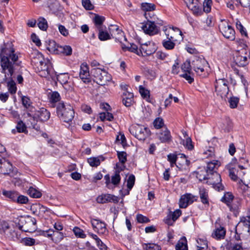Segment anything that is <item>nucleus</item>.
Here are the masks:
<instances>
[{
  "instance_id": "18",
  "label": "nucleus",
  "mask_w": 250,
  "mask_h": 250,
  "mask_svg": "<svg viewBox=\"0 0 250 250\" xmlns=\"http://www.w3.org/2000/svg\"><path fill=\"white\" fill-rule=\"evenodd\" d=\"M104 180L105 181V184L106 187L110 188V183H111L113 185L117 186L119 184L121 181V177L119 171H116L115 174L111 176V182L110 177L109 175L106 174L104 176Z\"/></svg>"
},
{
  "instance_id": "34",
  "label": "nucleus",
  "mask_w": 250,
  "mask_h": 250,
  "mask_svg": "<svg viewBox=\"0 0 250 250\" xmlns=\"http://www.w3.org/2000/svg\"><path fill=\"white\" fill-rule=\"evenodd\" d=\"M28 194L32 198H40L42 194L38 189L32 187H30L27 191Z\"/></svg>"
},
{
  "instance_id": "10",
  "label": "nucleus",
  "mask_w": 250,
  "mask_h": 250,
  "mask_svg": "<svg viewBox=\"0 0 250 250\" xmlns=\"http://www.w3.org/2000/svg\"><path fill=\"white\" fill-rule=\"evenodd\" d=\"M221 181L220 175L217 172H215L208 174V178L207 183L212 185L216 190L220 191L224 189V186L221 183Z\"/></svg>"
},
{
  "instance_id": "40",
  "label": "nucleus",
  "mask_w": 250,
  "mask_h": 250,
  "mask_svg": "<svg viewBox=\"0 0 250 250\" xmlns=\"http://www.w3.org/2000/svg\"><path fill=\"white\" fill-rule=\"evenodd\" d=\"M59 49V54L62 53L66 56H69L70 55L72 52V48L69 45H60Z\"/></svg>"
},
{
  "instance_id": "60",
  "label": "nucleus",
  "mask_w": 250,
  "mask_h": 250,
  "mask_svg": "<svg viewBox=\"0 0 250 250\" xmlns=\"http://www.w3.org/2000/svg\"><path fill=\"white\" fill-rule=\"evenodd\" d=\"M82 5L86 10H92L94 8V6L90 0H82Z\"/></svg>"
},
{
  "instance_id": "25",
  "label": "nucleus",
  "mask_w": 250,
  "mask_h": 250,
  "mask_svg": "<svg viewBox=\"0 0 250 250\" xmlns=\"http://www.w3.org/2000/svg\"><path fill=\"white\" fill-rule=\"evenodd\" d=\"M144 16L147 20V21L155 22L158 25L163 24V21L156 16L153 11L145 13Z\"/></svg>"
},
{
  "instance_id": "54",
  "label": "nucleus",
  "mask_w": 250,
  "mask_h": 250,
  "mask_svg": "<svg viewBox=\"0 0 250 250\" xmlns=\"http://www.w3.org/2000/svg\"><path fill=\"white\" fill-rule=\"evenodd\" d=\"M139 92L142 97L145 99L149 98V91L145 88L143 86H139Z\"/></svg>"
},
{
  "instance_id": "30",
  "label": "nucleus",
  "mask_w": 250,
  "mask_h": 250,
  "mask_svg": "<svg viewBox=\"0 0 250 250\" xmlns=\"http://www.w3.org/2000/svg\"><path fill=\"white\" fill-rule=\"evenodd\" d=\"M199 196L201 202L205 205H208V206L209 202L208 190L203 188H200Z\"/></svg>"
},
{
  "instance_id": "45",
  "label": "nucleus",
  "mask_w": 250,
  "mask_h": 250,
  "mask_svg": "<svg viewBox=\"0 0 250 250\" xmlns=\"http://www.w3.org/2000/svg\"><path fill=\"white\" fill-rule=\"evenodd\" d=\"M38 25L39 28L43 31L46 30L48 27L47 21L43 18H40L38 19Z\"/></svg>"
},
{
  "instance_id": "23",
  "label": "nucleus",
  "mask_w": 250,
  "mask_h": 250,
  "mask_svg": "<svg viewBox=\"0 0 250 250\" xmlns=\"http://www.w3.org/2000/svg\"><path fill=\"white\" fill-rule=\"evenodd\" d=\"M158 137L162 143H169L171 141L172 137L170 131L167 128L160 130L157 133Z\"/></svg>"
},
{
  "instance_id": "3",
  "label": "nucleus",
  "mask_w": 250,
  "mask_h": 250,
  "mask_svg": "<svg viewBox=\"0 0 250 250\" xmlns=\"http://www.w3.org/2000/svg\"><path fill=\"white\" fill-rule=\"evenodd\" d=\"M57 116L64 122L69 123L74 117V111L73 107L68 104L60 103L56 107Z\"/></svg>"
},
{
  "instance_id": "37",
  "label": "nucleus",
  "mask_w": 250,
  "mask_h": 250,
  "mask_svg": "<svg viewBox=\"0 0 250 250\" xmlns=\"http://www.w3.org/2000/svg\"><path fill=\"white\" fill-rule=\"evenodd\" d=\"M198 250H206L208 248L207 241L204 239L198 238L196 240Z\"/></svg>"
},
{
  "instance_id": "9",
  "label": "nucleus",
  "mask_w": 250,
  "mask_h": 250,
  "mask_svg": "<svg viewBox=\"0 0 250 250\" xmlns=\"http://www.w3.org/2000/svg\"><path fill=\"white\" fill-rule=\"evenodd\" d=\"M228 82L225 79L216 80L215 84V92L222 98H225L229 93Z\"/></svg>"
},
{
  "instance_id": "59",
  "label": "nucleus",
  "mask_w": 250,
  "mask_h": 250,
  "mask_svg": "<svg viewBox=\"0 0 250 250\" xmlns=\"http://www.w3.org/2000/svg\"><path fill=\"white\" fill-rule=\"evenodd\" d=\"M16 201L19 204H25L28 202V198L27 196L18 195Z\"/></svg>"
},
{
  "instance_id": "2",
  "label": "nucleus",
  "mask_w": 250,
  "mask_h": 250,
  "mask_svg": "<svg viewBox=\"0 0 250 250\" xmlns=\"http://www.w3.org/2000/svg\"><path fill=\"white\" fill-rule=\"evenodd\" d=\"M32 62L35 64L36 72L39 76L48 80H55L56 73L50 61L44 59L42 53L38 52L36 58H34Z\"/></svg>"
},
{
  "instance_id": "22",
  "label": "nucleus",
  "mask_w": 250,
  "mask_h": 250,
  "mask_svg": "<svg viewBox=\"0 0 250 250\" xmlns=\"http://www.w3.org/2000/svg\"><path fill=\"white\" fill-rule=\"evenodd\" d=\"M245 50H242L241 52H237L234 57V61L240 66H245L248 63V55H242L245 53Z\"/></svg>"
},
{
  "instance_id": "63",
  "label": "nucleus",
  "mask_w": 250,
  "mask_h": 250,
  "mask_svg": "<svg viewBox=\"0 0 250 250\" xmlns=\"http://www.w3.org/2000/svg\"><path fill=\"white\" fill-rule=\"evenodd\" d=\"M135 179V176L133 175H131L129 176L127 181V186L128 189H131L133 187Z\"/></svg>"
},
{
  "instance_id": "5",
  "label": "nucleus",
  "mask_w": 250,
  "mask_h": 250,
  "mask_svg": "<svg viewBox=\"0 0 250 250\" xmlns=\"http://www.w3.org/2000/svg\"><path fill=\"white\" fill-rule=\"evenodd\" d=\"M91 73L96 83L101 85L107 84L112 80L111 75L104 69L94 68L92 70Z\"/></svg>"
},
{
  "instance_id": "42",
  "label": "nucleus",
  "mask_w": 250,
  "mask_h": 250,
  "mask_svg": "<svg viewBox=\"0 0 250 250\" xmlns=\"http://www.w3.org/2000/svg\"><path fill=\"white\" fill-rule=\"evenodd\" d=\"M221 127L225 131H229L232 127L231 121L229 118L226 119L222 122Z\"/></svg>"
},
{
  "instance_id": "6",
  "label": "nucleus",
  "mask_w": 250,
  "mask_h": 250,
  "mask_svg": "<svg viewBox=\"0 0 250 250\" xmlns=\"http://www.w3.org/2000/svg\"><path fill=\"white\" fill-rule=\"evenodd\" d=\"M18 224L19 229L25 232H33L36 230L37 228V221L33 217H21Z\"/></svg>"
},
{
  "instance_id": "21",
  "label": "nucleus",
  "mask_w": 250,
  "mask_h": 250,
  "mask_svg": "<svg viewBox=\"0 0 250 250\" xmlns=\"http://www.w3.org/2000/svg\"><path fill=\"white\" fill-rule=\"evenodd\" d=\"M233 198L234 196L232 194L228 192L224 194L221 201L225 203L229 208L231 211H237L238 208V206L236 205L233 207L231 205V203L232 202Z\"/></svg>"
},
{
  "instance_id": "1",
  "label": "nucleus",
  "mask_w": 250,
  "mask_h": 250,
  "mask_svg": "<svg viewBox=\"0 0 250 250\" xmlns=\"http://www.w3.org/2000/svg\"><path fill=\"white\" fill-rule=\"evenodd\" d=\"M14 52L12 47H6L2 49L0 54L1 72L4 74V78L0 81L1 83H5L8 79H11L14 73L13 63L18 59V56Z\"/></svg>"
},
{
  "instance_id": "17",
  "label": "nucleus",
  "mask_w": 250,
  "mask_h": 250,
  "mask_svg": "<svg viewBox=\"0 0 250 250\" xmlns=\"http://www.w3.org/2000/svg\"><path fill=\"white\" fill-rule=\"evenodd\" d=\"M120 198L116 196L110 194H103L97 198V201L99 203L104 204L107 202L117 203Z\"/></svg>"
},
{
  "instance_id": "57",
  "label": "nucleus",
  "mask_w": 250,
  "mask_h": 250,
  "mask_svg": "<svg viewBox=\"0 0 250 250\" xmlns=\"http://www.w3.org/2000/svg\"><path fill=\"white\" fill-rule=\"evenodd\" d=\"M153 125L156 128L159 129L164 126V121L161 118H157L154 120Z\"/></svg>"
},
{
  "instance_id": "50",
  "label": "nucleus",
  "mask_w": 250,
  "mask_h": 250,
  "mask_svg": "<svg viewBox=\"0 0 250 250\" xmlns=\"http://www.w3.org/2000/svg\"><path fill=\"white\" fill-rule=\"evenodd\" d=\"M3 194L5 195L6 197H7L11 199L13 201H16V199H17V196L18 195L17 192L11 191H4L3 192Z\"/></svg>"
},
{
  "instance_id": "49",
  "label": "nucleus",
  "mask_w": 250,
  "mask_h": 250,
  "mask_svg": "<svg viewBox=\"0 0 250 250\" xmlns=\"http://www.w3.org/2000/svg\"><path fill=\"white\" fill-rule=\"evenodd\" d=\"M88 164L91 167H95L99 166L101 163V161L98 157H91L87 159Z\"/></svg>"
},
{
  "instance_id": "8",
  "label": "nucleus",
  "mask_w": 250,
  "mask_h": 250,
  "mask_svg": "<svg viewBox=\"0 0 250 250\" xmlns=\"http://www.w3.org/2000/svg\"><path fill=\"white\" fill-rule=\"evenodd\" d=\"M192 64L197 74L203 76L205 74V68L207 66L208 63L202 57L195 56L192 60Z\"/></svg>"
},
{
  "instance_id": "28",
  "label": "nucleus",
  "mask_w": 250,
  "mask_h": 250,
  "mask_svg": "<svg viewBox=\"0 0 250 250\" xmlns=\"http://www.w3.org/2000/svg\"><path fill=\"white\" fill-rule=\"evenodd\" d=\"M221 163L218 160H212L207 163V166L206 168L209 173L216 172V169L220 167Z\"/></svg>"
},
{
  "instance_id": "56",
  "label": "nucleus",
  "mask_w": 250,
  "mask_h": 250,
  "mask_svg": "<svg viewBox=\"0 0 250 250\" xmlns=\"http://www.w3.org/2000/svg\"><path fill=\"white\" fill-rule=\"evenodd\" d=\"M212 1L211 0H205L203 3V10L206 13H209L211 10Z\"/></svg>"
},
{
  "instance_id": "38",
  "label": "nucleus",
  "mask_w": 250,
  "mask_h": 250,
  "mask_svg": "<svg viewBox=\"0 0 250 250\" xmlns=\"http://www.w3.org/2000/svg\"><path fill=\"white\" fill-rule=\"evenodd\" d=\"M183 134L184 137L186 138V140H182L181 143H182L188 150L192 149L193 146L192 144L191 139L189 137H186L187 136L186 132H185Z\"/></svg>"
},
{
  "instance_id": "15",
  "label": "nucleus",
  "mask_w": 250,
  "mask_h": 250,
  "mask_svg": "<svg viewBox=\"0 0 250 250\" xmlns=\"http://www.w3.org/2000/svg\"><path fill=\"white\" fill-rule=\"evenodd\" d=\"M197 196H195L190 193H186L181 196L179 202V207L180 208H186L189 204L193 203L197 200Z\"/></svg>"
},
{
  "instance_id": "27",
  "label": "nucleus",
  "mask_w": 250,
  "mask_h": 250,
  "mask_svg": "<svg viewBox=\"0 0 250 250\" xmlns=\"http://www.w3.org/2000/svg\"><path fill=\"white\" fill-rule=\"evenodd\" d=\"M133 94L131 92H125L123 94V103L126 107L130 106L133 102Z\"/></svg>"
},
{
  "instance_id": "24",
  "label": "nucleus",
  "mask_w": 250,
  "mask_h": 250,
  "mask_svg": "<svg viewBox=\"0 0 250 250\" xmlns=\"http://www.w3.org/2000/svg\"><path fill=\"white\" fill-rule=\"evenodd\" d=\"M195 173L196 177L200 181L207 180L208 178L209 173L205 167H199Z\"/></svg>"
},
{
  "instance_id": "58",
  "label": "nucleus",
  "mask_w": 250,
  "mask_h": 250,
  "mask_svg": "<svg viewBox=\"0 0 250 250\" xmlns=\"http://www.w3.org/2000/svg\"><path fill=\"white\" fill-rule=\"evenodd\" d=\"M99 39L101 41H105L110 39L109 34L107 32L99 30Z\"/></svg>"
},
{
  "instance_id": "52",
  "label": "nucleus",
  "mask_w": 250,
  "mask_h": 250,
  "mask_svg": "<svg viewBox=\"0 0 250 250\" xmlns=\"http://www.w3.org/2000/svg\"><path fill=\"white\" fill-rule=\"evenodd\" d=\"M16 129L18 132H27L26 127L22 121H19L16 126Z\"/></svg>"
},
{
  "instance_id": "53",
  "label": "nucleus",
  "mask_w": 250,
  "mask_h": 250,
  "mask_svg": "<svg viewBox=\"0 0 250 250\" xmlns=\"http://www.w3.org/2000/svg\"><path fill=\"white\" fill-rule=\"evenodd\" d=\"M117 156L118 158L120 161V162L124 164H125L126 160L127 154L126 153L125 151H117Z\"/></svg>"
},
{
  "instance_id": "51",
  "label": "nucleus",
  "mask_w": 250,
  "mask_h": 250,
  "mask_svg": "<svg viewBox=\"0 0 250 250\" xmlns=\"http://www.w3.org/2000/svg\"><path fill=\"white\" fill-rule=\"evenodd\" d=\"M181 69L183 70V73L188 72V73H190L191 71L190 61L187 60L184 62L181 65Z\"/></svg>"
},
{
  "instance_id": "44",
  "label": "nucleus",
  "mask_w": 250,
  "mask_h": 250,
  "mask_svg": "<svg viewBox=\"0 0 250 250\" xmlns=\"http://www.w3.org/2000/svg\"><path fill=\"white\" fill-rule=\"evenodd\" d=\"M64 236L62 232L60 231H55L53 233V237L52 240L56 243L61 242L64 238Z\"/></svg>"
},
{
  "instance_id": "20",
  "label": "nucleus",
  "mask_w": 250,
  "mask_h": 250,
  "mask_svg": "<svg viewBox=\"0 0 250 250\" xmlns=\"http://www.w3.org/2000/svg\"><path fill=\"white\" fill-rule=\"evenodd\" d=\"M109 29L111 35L113 36V37L118 41L121 42L122 38H123L125 40H126V38L124 35L123 32L119 28L117 25H111Z\"/></svg>"
},
{
  "instance_id": "16",
  "label": "nucleus",
  "mask_w": 250,
  "mask_h": 250,
  "mask_svg": "<svg viewBox=\"0 0 250 250\" xmlns=\"http://www.w3.org/2000/svg\"><path fill=\"white\" fill-rule=\"evenodd\" d=\"M140 49L142 56L150 55L155 52L156 45L153 42H148L141 45Z\"/></svg>"
},
{
  "instance_id": "7",
  "label": "nucleus",
  "mask_w": 250,
  "mask_h": 250,
  "mask_svg": "<svg viewBox=\"0 0 250 250\" xmlns=\"http://www.w3.org/2000/svg\"><path fill=\"white\" fill-rule=\"evenodd\" d=\"M27 115L30 118V120L33 121H30L31 125L32 127L36 130H38L40 129V127L38 126L35 123V118L38 117L42 122L47 121L50 117V113L47 109L44 108H42L36 112L34 116H32L30 113H28Z\"/></svg>"
},
{
  "instance_id": "35",
  "label": "nucleus",
  "mask_w": 250,
  "mask_h": 250,
  "mask_svg": "<svg viewBox=\"0 0 250 250\" xmlns=\"http://www.w3.org/2000/svg\"><path fill=\"white\" fill-rule=\"evenodd\" d=\"M122 47L123 50H127L129 51L135 53L139 56H141L142 53L140 48L139 50L138 46L134 43L130 44V46L126 47L125 46H122Z\"/></svg>"
},
{
  "instance_id": "14",
  "label": "nucleus",
  "mask_w": 250,
  "mask_h": 250,
  "mask_svg": "<svg viewBox=\"0 0 250 250\" xmlns=\"http://www.w3.org/2000/svg\"><path fill=\"white\" fill-rule=\"evenodd\" d=\"M90 222L94 231L99 234H104L107 232L104 222L95 219H91Z\"/></svg>"
},
{
  "instance_id": "41",
  "label": "nucleus",
  "mask_w": 250,
  "mask_h": 250,
  "mask_svg": "<svg viewBox=\"0 0 250 250\" xmlns=\"http://www.w3.org/2000/svg\"><path fill=\"white\" fill-rule=\"evenodd\" d=\"M49 100L52 103H56L61 99L60 94L57 91H52L48 94Z\"/></svg>"
},
{
  "instance_id": "55",
  "label": "nucleus",
  "mask_w": 250,
  "mask_h": 250,
  "mask_svg": "<svg viewBox=\"0 0 250 250\" xmlns=\"http://www.w3.org/2000/svg\"><path fill=\"white\" fill-rule=\"evenodd\" d=\"M73 232L77 237L84 238L86 237V235L84 233L83 231L78 227H74Z\"/></svg>"
},
{
  "instance_id": "33",
  "label": "nucleus",
  "mask_w": 250,
  "mask_h": 250,
  "mask_svg": "<svg viewBox=\"0 0 250 250\" xmlns=\"http://www.w3.org/2000/svg\"><path fill=\"white\" fill-rule=\"evenodd\" d=\"M57 79L62 84H65L69 79V76L67 73L56 74L55 79Z\"/></svg>"
},
{
  "instance_id": "29",
  "label": "nucleus",
  "mask_w": 250,
  "mask_h": 250,
  "mask_svg": "<svg viewBox=\"0 0 250 250\" xmlns=\"http://www.w3.org/2000/svg\"><path fill=\"white\" fill-rule=\"evenodd\" d=\"M60 45L58 44L54 41L50 40L48 41L47 49L52 53L59 54V48Z\"/></svg>"
},
{
  "instance_id": "39",
  "label": "nucleus",
  "mask_w": 250,
  "mask_h": 250,
  "mask_svg": "<svg viewBox=\"0 0 250 250\" xmlns=\"http://www.w3.org/2000/svg\"><path fill=\"white\" fill-rule=\"evenodd\" d=\"M141 9L146 12L154 11L155 9V5L151 3L143 2L141 4Z\"/></svg>"
},
{
  "instance_id": "31",
  "label": "nucleus",
  "mask_w": 250,
  "mask_h": 250,
  "mask_svg": "<svg viewBox=\"0 0 250 250\" xmlns=\"http://www.w3.org/2000/svg\"><path fill=\"white\" fill-rule=\"evenodd\" d=\"M226 234V230L224 228L220 227L216 229L212 234L213 238L217 239H224Z\"/></svg>"
},
{
  "instance_id": "64",
  "label": "nucleus",
  "mask_w": 250,
  "mask_h": 250,
  "mask_svg": "<svg viewBox=\"0 0 250 250\" xmlns=\"http://www.w3.org/2000/svg\"><path fill=\"white\" fill-rule=\"evenodd\" d=\"M240 223H243L244 225L247 226L248 227V228H249L250 226V216L242 217L241 218L239 224ZM249 230L250 228H249Z\"/></svg>"
},
{
  "instance_id": "61",
  "label": "nucleus",
  "mask_w": 250,
  "mask_h": 250,
  "mask_svg": "<svg viewBox=\"0 0 250 250\" xmlns=\"http://www.w3.org/2000/svg\"><path fill=\"white\" fill-rule=\"evenodd\" d=\"M23 243L27 246H32L35 245V240L30 237H26L23 239Z\"/></svg>"
},
{
  "instance_id": "43",
  "label": "nucleus",
  "mask_w": 250,
  "mask_h": 250,
  "mask_svg": "<svg viewBox=\"0 0 250 250\" xmlns=\"http://www.w3.org/2000/svg\"><path fill=\"white\" fill-rule=\"evenodd\" d=\"M174 42L175 41H172V40H165L163 41L162 44L166 49L171 50L175 47V43Z\"/></svg>"
},
{
  "instance_id": "13",
  "label": "nucleus",
  "mask_w": 250,
  "mask_h": 250,
  "mask_svg": "<svg viewBox=\"0 0 250 250\" xmlns=\"http://www.w3.org/2000/svg\"><path fill=\"white\" fill-rule=\"evenodd\" d=\"M167 39L176 41L178 36H182V32L177 27H164L163 29Z\"/></svg>"
},
{
  "instance_id": "32",
  "label": "nucleus",
  "mask_w": 250,
  "mask_h": 250,
  "mask_svg": "<svg viewBox=\"0 0 250 250\" xmlns=\"http://www.w3.org/2000/svg\"><path fill=\"white\" fill-rule=\"evenodd\" d=\"M176 250H188L186 238L184 237L181 238L175 246Z\"/></svg>"
},
{
  "instance_id": "11",
  "label": "nucleus",
  "mask_w": 250,
  "mask_h": 250,
  "mask_svg": "<svg viewBox=\"0 0 250 250\" xmlns=\"http://www.w3.org/2000/svg\"><path fill=\"white\" fill-rule=\"evenodd\" d=\"M219 30L224 37L230 40L235 39V31L227 22H222L219 25Z\"/></svg>"
},
{
  "instance_id": "19",
  "label": "nucleus",
  "mask_w": 250,
  "mask_h": 250,
  "mask_svg": "<svg viewBox=\"0 0 250 250\" xmlns=\"http://www.w3.org/2000/svg\"><path fill=\"white\" fill-rule=\"evenodd\" d=\"M79 77L84 83H88L90 82L89 68L86 63H82L81 64Z\"/></svg>"
},
{
  "instance_id": "47",
  "label": "nucleus",
  "mask_w": 250,
  "mask_h": 250,
  "mask_svg": "<svg viewBox=\"0 0 250 250\" xmlns=\"http://www.w3.org/2000/svg\"><path fill=\"white\" fill-rule=\"evenodd\" d=\"M9 79L10 80L7 83V86L8 88V90H9V92H10L11 94H15L17 91V87L16 86V83L12 79L11 77V79Z\"/></svg>"
},
{
  "instance_id": "48",
  "label": "nucleus",
  "mask_w": 250,
  "mask_h": 250,
  "mask_svg": "<svg viewBox=\"0 0 250 250\" xmlns=\"http://www.w3.org/2000/svg\"><path fill=\"white\" fill-rule=\"evenodd\" d=\"M188 8L193 12L194 14L196 15H200L202 12L200 6L198 2H196L193 5L189 6Z\"/></svg>"
},
{
  "instance_id": "26",
  "label": "nucleus",
  "mask_w": 250,
  "mask_h": 250,
  "mask_svg": "<svg viewBox=\"0 0 250 250\" xmlns=\"http://www.w3.org/2000/svg\"><path fill=\"white\" fill-rule=\"evenodd\" d=\"M0 171L3 174H9L12 171L13 168L11 164L7 161L4 160L3 162H0Z\"/></svg>"
},
{
  "instance_id": "12",
  "label": "nucleus",
  "mask_w": 250,
  "mask_h": 250,
  "mask_svg": "<svg viewBox=\"0 0 250 250\" xmlns=\"http://www.w3.org/2000/svg\"><path fill=\"white\" fill-rule=\"evenodd\" d=\"M155 22L147 21L142 26V29L146 34L149 35H154L159 32V26Z\"/></svg>"
},
{
  "instance_id": "62",
  "label": "nucleus",
  "mask_w": 250,
  "mask_h": 250,
  "mask_svg": "<svg viewBox=\"0 0 250 250\" xmlns=\"http://www.w3.org/2000/svg\"><path fill=\"white\" fill-rule=\"evenodd\" d=\"M238 102V98L234 97H231L229 101L230 107L232 108H235L237 105Z\"/></svg>"
},
{
  "instance_id": "36",
  "label": "nucleus",
  "mask_w": 250,
  "mask_h": 250,
  "mask_svg": "<svg viewBox=\"0 0 250 250\" xmlns=\"http://www.w3.org/2000/svg\"><path fill=\"white\" fill-rule=\"evenodd\" d=\"M142 247L145 250H161L160 246L154 243H143Z\"/></svg>"
},
{
  "instance_id": "4",
  "label": "nucleus",
  "mask_w": 250,
  "mask_h": 250,
  "mask_svg": "<svg viewBox=\"0 0 250 250\" xmlns=\"http://www.w3.org/2000/svg\"><path fill=\"white\" fill-rule=\"evenodd\" d=\"M130 133L140 140H145L150 134V131L147 127L139 125L134 124L129 128Z\"/></svg>"
},
{
  "instance_id": "46",
  "label": "nucleus",
  "mask_w": 250,
  "mask_h": 250,
  "mask_svg": "<svg viewBox=\"0 0 250 250\" xmlns=\"http://www.w3.org/2000/svg\"><path fill=\"white\" fill-rule=\"evenodd\" d=\"M177 159V155L175 154L170 153L167 155V160L169 162L171 167L175 165L177 167H179V166L176 164Z\"/></svg>"
}]
</instances>
